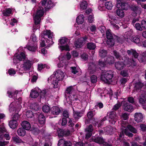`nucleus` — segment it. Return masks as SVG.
I'll use <instances>...</instances> for the list:
<instances>
[{
	"label": "nucleus",
	"mask_w": 146,
	"mask_h": 146,
	"mask_svg": "<svg viewBox=\"0 0 146 146\" xmlns=\"http://www.w3.org/2000/svg\"><path fill=\"white\" fill-rule=\"evenodd\" d=\"M16 72L13 68H11L9 70L8 73L9 75L11 76L14 75L15 74Z\"/></svg>",
	"instance_id": "53"
},
{
	"label": "nucleus",
	"mask_w": 146,
	"mask_h": 146,
	"mask_svg": "<svg viewBox=\"0 0 146 146\" xmlns=\"http://www.w3.org/2000/svg\"><path fill=\"white\" fill-rule=\"evenodd\" d=\"M27 58L25 53L23 52H20L19 53H17L14 55L13 59V63L15 64H17L20 61L26 59Z\"/></svg>",
	"instance_id": "13"
},
{
	"label": "nucleus",
	"mask_w": 146,
	"mask_h": 146,
	"mask_svg": "<svg viewBox=\"0 0 146 146\" xmlns=\"http://www.w3.org/2000/svg\"><path fill=\"white\" fill-rule=\"evenodd\" d=\"M143 85L142 83L140 82H138L135 83L134 89L137 91L140 89L143 86Z\"/></svg>",
	"instance_id": "43"
},
{
	"label": "nucleus",
	"mask_w": 146,
	"mask_h": 146,
	"mask_svg": "<svg viewBox=\"0 0 146 146\" xmlns=\"http://www.w3.org/2000/svg\"><path fill=\"white\" fill-rule=\"evenodd\" d=\"M68 41V39L65 37H61L58 40V48L61 51L66 50L69 51L70 48L68 44L62 45L66 44Z\"/></svg>",
	"instance_id": "9"
},
{
	"label": "nucleus",
	"mask_w": 146,
	"mask_h": 146,
	"mask_svg": "<svg viewBox=\"0 0 146 146\" xmlns=\"http://www.w3.org/2000/svg\"><path fill=\"white\" fill-rule=\"evenodd\" d=\"M40 91V90L38 88L32 90L30 94L31 97L34 98H36L38 96Z\"/></svg>",
	"instance_id": "23"
},
{
	"label": "nucleus",
	"mask_w": 146,
	"mask_h": 146,
	"mask_svg": "<svg viewBox=\"0 0 146 146\" xmlns=\"http://www.w3.org/2000/svg\"><path fill=\"white\" fill-rule=\"evenodd\" d=\"M46 67L47 68H49V66H47L46 65H43L42 64H40L38 65V69L39 70H40Z\"/></svg>",
	"instance_id": "57"
},
{
	"label": "nucleus",
	"mask_w": 146,
	"mask_h": 146,
	"mask_svg": "<svg viewBox=\"0 0 146 146\" xmlns=\"http://www.w3.org/2000/svg\"><path fill=\"white\" fill-rule=\"evenodd\" d=\"M92 139L94 142L100 144H106V143L104 142L102 138L99 137L95 139L94 137H93L92 138Z\"/></svg>",
	"instance_id": "32"
},
{
	"label": "nucleus",
	"mask_w": 146,
	"mask_h": 146,
	"mask_svg": "<svg viewBox=\"0 0 146 146\" xmlns=\"http://www.w3.org/2000/svg\"><path fill=\"white\" fill-rule=\"evenodd\" d=\"M41 36L42 38L40 46L41 47H44L46 45H48V44H46L44 37L46 36H47L49 38H52L53 36V33H51L50 30H46L43 32V33L41 34Z\"/></svg>",
	"instance_id": "11"
},
{
	"label": "nucleus",
	"mask_w": 146,
	"mask_h": 146,
	"mask_svg": "<svg viewBox=\"0 0 146 146\" xmlns=\"http://www.w3.org/2000/svg\"><path fill=\"white\" fill-rule=\"evenodd\" d=\"M125 66L124 64L122 62H117L115 64V67L116 68L119 70L123 69Z\"/></svg>",
	"instance_id": "27"
},
{
	"label": "nucleus",
	"mask_w": 146,
	"mask_h": 146,
	"mask_svg": "<svg viewBox=\"0 0 146 146\" xmlns=\"http://www.w3.org/2000/svg\"><path fill=\"white\" fill-rule=\"evenodd\" d=\"M130 8L133 11L132 15L134 17L137 15H140L142 11V9L141 8L134 5H131L130 7Z\"/></svg>",
	"instance_id": "14"
},
{
	"label": "nucleus",
	"mask_w": 146,
	"mask_h": 146,
	"mask_svg": "<svg viewBox=\"0 0 146 146\" xmlns=\"http://www.w3.org/2000/svg\"><path fill=\"white\" fill-rule=\"evenodd\" d=\"M74 111L73 117L76 119H78L82 115V113L81 112H78L77 111Z\"/></svg>",
	"instance_id": "41"
},
{
	"label": "nucleus",
	"mask_w": 146,
	"mask_h": 146,
	"mask_svg": "<svg viewBox=\"0 0 146 146\" xmlns=\"http://www.w3.org/2000/svg\"><path fill=\"white\" fill-rule=\"evenodd\" d=\"M122 104H123L124 110L129 112H131L133 111V108L132 105L128 103L125 101L122 102Z\"/></svg>",
	"instance_id": "19"
},
{
	"label": "nucleus",
	"mask_w": 146,
	"mask_h": 146,
	"mask_svg": "<svg viewBox=\"0 0 146 146\" xmlns=\"http://www.w3.org/2000/svg\"><path fill=\"white\" fill-rule=\"evenodd\" d=\"M98 8L101 11H104L105 9L104 5L102 4H100L98 6Z\"/></svg>",
	"instance_id": "61"
},
{
	"label": "nucleus",
	"mask_w": 146,
	"mask_h": 146,
	"mask_svg": "<svg viewBox=\"0 0 146 146\" xmlns=\"http://www.w3.org/2000/svg\"><path fill=\"white\" fill-rule=\"evenodd\" d=\"M21 125L23 128L26 130H29L31 127V125L29 122L27 121H24L21 123Z\"/></svg>",
	"instance_id": "30"
},
{
	"label": "nucleus",
	"mask_w": 146,
	"mask_h": 146,
	"mask_svg": "<svg viewBox=\"0 0 146 146\" xmlns=\"http://www.w3.org/2000/svg\"><path fill=\"white\" fill-rule=\"evenodd\" d=\"M12 140L16 143H20L23 142L22 140L18 136L13 137Z\"/></svg>",
	"instance_id": "46"
},
{
	"label": "nucleus",
	"mask_w": 146,
	"mask_h": 146,
	"mask_svg": "<svg viewBox=\"0 0 146 146\" xmlns=\"http://www.w3.org/2000/svg\"><path fill=\"white\" fill-rule=\"evenodd\" d=\"M51 114L54 116L53 117H55L56 115H58L60 112V110L59 108L57 106H53L51 108Z\"/></svg>",
	"instance_id": "25"
},
{
	"label": "nucleus",
	"mask_w": 146,
	"mask_h": 146,
	"mask_svg": "<svg viewBox=\"0 0 146 146\" xmlns=\"http://www.w3.org/2000/svg\"><path fill=\"white\" fill-rule=\"evenodd\" d=\"M31 38L32 42H29L26 47L29 50L34 52L36 50L37 48V44L36 42V38L35 35L34 34H33L31 36Z\"/></svg>",
	"instance_id": "8"
},
{
	"label": "nucleus",
	"mask_w": 146,
	"mask_h": 146,
	"mask_svg": "<svg viewBox=\"0 0 146 146\" xmlns=\"http://www.w3.org/2000/svg\"><path fill=\"white\" fill-rule=\"evenodd\" d=\"M113 130V129L110 126L106 127L104 129L105 131L107 132L108 134H111Z\"/></svg>",
	"instance_id": "47"
},
{
	"label": "nucleus",
	"mask_w": 146,
	"mask_h": 146,
	"mask_svg": "<svg viewBox=\"0 0 146 146\" xmlns=\"http://www.w3.org/2000/svg\"><path fill=\"white\" fill-rule=\"evenodd\" d=\"M54 129L56 130V131H54V132L57 133L59 136H62L64 135L63 131L58 128L57 126H55L54 127Z\"/></svg>",
	"instance_id": "38"
},
{
	"label": "nucleus",
	"mask_w": 146,
	"mask_h": 146,
	"mask_svg": "<svg viewBox=\"0 0 146 146\" xmlns=\"http://www.w3.org/2000/svg\"><path fill=\"white\" fill-rule=\"evenodd\" d=\"M23 63L20 66V68L19 69V72L21 74L27 70L30 69L32 66L33 62L28 60L27 58L23 60Z\"/></svg>",
	"instance_id": "7"
},
{
	"label": "nucleus",
	"mask_w": 146,
	"mask_h": 146,
	"mask_svg": "<svg viewBox=\"0 0 146 146\" xmlns=\"http://www.w3.org/2000/svg\"><path fill=\"white\" fill-rule=\"evenodd\" d=\"M97 76L95 75H93L91 77V80L92 83H96L97 81Z\"/></svg>",
	"instance_id": "54"
},
{
	"label": "nucleus",
	"mask_w": 146,
	"mask_h": 146,
	"mask_svg": "<svg viewBox=\"0 0 146 146\" xmlns=\"http://www.w3.org/2000/svg\"><path fill=\"white\" fill-rule=\"evenodd\" d=\"M134 26L137 30L142 31L143 30L141 25H140L138 23H136Z\"/></svg>",
	"instance_id": "52"
},
{
	"label": "nucleus",
	"mask_w": 146,
	"mask_h": 146,
	"mask_svg": "<svg viewBox=\"0 0 146 146\" xmlns=\"http://www.w3.org/2000/svg\"><path fill=\"white\" fill-rule=\"evenodd\" d=\"M88 21L89 23H91L94 21V17L93 15H90L88 17Z\"/></svg>",
	"instance_id": "58"
},
{
	"label": "nucleus",
	"mask_w": 146,
	"mask_h": 146,
	"mask_svg": "<svg viewBox=\"0 0 146 146\" xmlns=\"http://www.w3.org/2000/svg\"><path fill=\"white\" fill-rule=\"evenodd\" d=\"M96 47V46L95 44L90 43L87 44V47L89 49L94 50L95 49Z\"/></svg>",
	"instance_id": "50"
},
{
	"label": "nucleus",
	"mask_w": 146,
	"mask_h": 146,
	"mask_svg": "<svg viewBox=\"0 0 146 146\" xmlns=\"http://www.w3.org/2000/svg\"><path fill=\"white\" fill-rule=\"evenodd\" d=\"M105 5L106 8L108 9L111 10L112 9L113 5L111 2H107L105 3Z\"/></svg>",
	"instance_id": "44"
},
{
	"label": "nucleus",
	"mask_w": 146,
	"mask_h": 146,
	"mask_svg": "<svg viewBox=\"0 0 146 146\" xmlns=\"http://www.w3.org/2000/svg\"><path fill=\"white\" fill-rule=\"evenodd\" d=\"M18 134L20 136H24L26 133L25 130L22 128H19L17 130Z\"/></svg>",
	"instance_id": "39"
},
{
	"label": "nucleus",
	"mask_w": 146,
	"mask_h": 146,
	"mask_svg": "<svg viewBox=\"0 0 146 146\" xmlns=\"http://www.w3.org/2000/svg\"><path fill=\"white\" fill-rule=\"evenodd\" d=\"M74 89L72 86H70L67 88L66 90V100L68 104H71L74 100L73 98L70 97L69 96H71V94L74 91Z\"/></svg>",
	"instance_id": "12"
},
{
	"label": "nucleus",
	"mask_w": 146,
	"mask_h": 146,
	"mask_svg": "<svg viewBox=\"0 0 146 146\" xmlns=\"http://www.w3.org/2000/svg\"><path fill=\"white\" fill-rule=\"evenodd\" d=\"M1 126H3L4 127V128L5 129V131H2L1 133H0V135H1V137L3 138V140L4 138L5 137L6 139L7 140H9L10 139V137L9 135L8 134L4 133H5L6 132L5 129L3 125L0 126V127Z\"/></svg>",
	"instance_id": "35"
},
{
	"label": "nucleus",
	"mask_w": 146,
	"mask_h": 146,
	"mask_svg": "<svg viewBox=\"0 0 146 146\" xmlns=\"http://www.w3.org/2000/svg\"><path fill=\"white\" fill-rule=\"evenodd\" d=\"M65 76V73L60 70H58L49 78L52 82L53 87L58 89V81L62 80Z\"/></svg>",
	"instance_id": "1"
},
{
	"label": "nucleus",
	"mask_w": 146,
	"mask_h": 146,
	"mask_svg": "<svg viewBox=\"0 0 146 146\" xmlns=\"http://www.w3.org/2000/svg\"><path fill=\"white\" fill-rule=\"evenodd\" d=\"M71 55L69 52H67L66 55L61 54L59 56V62L58 64L59 68L66 66L68 64V60L71 58Z\"/></svg>",
	"instance_id": "5"
},
{
	"label": "nucleus",
	"mask_w": 146,
	"mask_h": 146,
	"mask_svg": "<svg viewBox=\"0 0 146 146\" xmlns=\"http://www.w3.org/2000/svg\"><path fill=\"white\" fill-rule=\"evenodd\" d=\"M121 125L122 133V134L119 135L120 137H122L123 133L129 137H131L133 136V134L130 132L134 133H135L137 132L136 129L131 125H128L127 122L126 121H123L121 123Z\"/></svg>",
	"instance_id": "2"
},
{
	"label": "nucleus",
	"mask_w": 146,
	"mask_h": 146,
	"mask_svg": "<svg viewBox=\"0 0 146 146\" xmlns=\"http://www.w3.org/2000/svg\"><path fill=\"white\" fill-rule=\"evenodd\" d=\"M121 106L120 103H119L115 104L114 106L113 109L114 110H116L119 109Z\"/></svg>",
	"instance_id": "64"
},
{
	"label": "nucleus",
	"mask_w": 146,
	"mask_h": 146,
	"mask_svg": "<svg viewBox=\"0 0 146 146\" xmlns=\"http://www.w3.org/2000/svg\"><path fill=\"white\" fill-rule=\"evenodd\" d=\"M44 12L43 8L42 7L39 6L37 9L34 14L33 19L35 25H37V29L40 28L39 24L41 22L42 17L43 16Z\"/></svg>",
	"instance_id": "3"
},
{
	"label": "nucleus",
	"mask_w": 146,
	"mask_h": 146,
	"mask_svg": "<svg viewBox=\"0 0 146 146\" xmlns=\"http://www.w3.org/2000/svg\"><path fill=\"white\" fill-rule=\"evenodd\" d=\"M107 52L106 50L103 49H100L99 52V56L102 58L105 57L106 55Z\"/></svg>",
	"instance_id": "42"
},
{
	"label": "nucleus",
	"mask_w": 146,
	"mask_h": 146,
	"mask_svg": "<svg viewBox=\"0 0 146 146\" xmlns=\"http://www.w3.org/2000/svg\"><path fill=\"white\" fill-rule=\"evenodd\" d=\"M118 23V21L116 19H113L111 22V23L112 27L115 29H119V27L116 24Z\"/></svg>",
	"instance_id": "37"
},
{
	"label": "nucleus",
	"mask_w": 146,
	"mask_h": 146,
	"mask_svg": "<svg viewBox=\"0 0 146 146\" xmlns=\"http://www.w3.org/2000/svg\"><path fill=\"white\" fill-rule=\"evenodd\" d=\"M121 74L123 77H127L128 76V72L127 70H123L121 72Z\"/></svg>",
	"instance_id": "51"
},
{
	"label": "nucleus",
	"mask_w": 146,
	"mask_h": 146,
	"mask_svg": "<svg viewBox=\"0 0 146 146\" xmlns=\"http://www.w3.org/2000/svg\"><path fill=\"white\" fill-rule=\"evenodd\" d=\"M93 130L92 126L91 125H90L86 129V139H88L92 135V132Z\"/></svg>",
	"instance_id": "26"
},
{
	"label": "nucleus",
	"mask_w": 146,
	"mask_h": 146,
	"mask_svg": "<svg viewBox=\"0 0 146 146\" xmlns=\"http://www.w3.org/2000/svg\"><path fill=\"white\" fill-rule=\"evenodd\" d=\"M47 0H42V5L43 6H45L47 8L49 9L51 7H52L55 5V4L52 2V1L50 0L48 1L47 3L46 1Z\"/></svg>",
	"instance_id": "20"
},
{
	"label": "nucleus",
	"mask_w": 146,
	"mask_h": 146,
	"mask_svg": "<svg viewBox=\"0 0 146 146\" xmlns=\"http://www.w3.org/2000/svg\"><path fill=\"white\" fill-rule=\"evenodd\" d=\"M141 25L142 28L145 29H146V21H142L141 22Z\"/></svg>",
	"instance_id": "62"
},
{
	"label": "nucleus",
	"mask_w": 146,
	"mask_h": 146,
	"mask_svg": "<svg viewBox=\"0 0 146 146\" xmlns=\"http://www.w3.org/2000/svg\"><path fill=\"white\" fill-rule=\"evenodd\" d=\"M91 31L92 32H95L96 30V28L95 25H92L90 28Z\"/></svg>",
	"instance_id": "60"
},
{
	"label": "nucleus",
	"mask_w": 146,
	"mask_h": 146,
	"mask_svg": "<svg viewBox=\"0 0 146 146\" xmlns=\"http://www.w3.org/2000/svg\"><path fill=\"white\" fill-rule=\"evenodd\" d=\"M109 117L110 119H109V121L112 124H114L116 120L117 119L118 117L116 115V113L114 112H112L110 113L109 114Z\"/></svg>",
	"instance_id": "21"
},
{
	"label": "nucleus",
	"mask_w": 146,
	"mask_h": 146,
	"mask_svg": "<svg viewBox=\"0 0 146 146\" xmlns=\"http://www.w3.org/2000/svg\"><path fill=\"white\" fill-rule=\"evenodd\" d=\"M26 115L27 117L31 118L33 116V112L31 111H28L26 112Z\"/></svg>",
	"instance_id": "55"
},
{
	"label": "nucleus",
	"mask_w": 146,
	"mask_h": 146,
	"mask_svg": "<svg viewBox=\"0 0 146 146\" xmlns=\"http://www.w3.org/2000/svg\"><path fill=\"white\" fill-rule=\"evenodd\" d=\"M112 77L113 74L111 71H105L102 72L101 79L105 82L108 83L110 82Z\"/></svg>",
	"instance_id": "10"
},
{
	"label": "nucleus",
	"mask_w": 146,
	"mask_h": 146,
	"mask_svg": "<svg viewBox=\"0 0 146 146\" xmlns=\"http://www.w3.org/2000/svg\"><path fill=\"white\" fill-rule=\"evenodd\" d=\"M106 36L108 39L107 41L108 44L112 46L114 44L113 40V36L111 33V31L108 30L106 32Z\"/></svg>",
	"instance_id": "16"
},
{
	"label": "nucleus",
	"mask_w": 146,
	"mask_h": 146,
	"mask_svg": "<svg viewBox=\"0 0 146 146\" xmlns=\"http://www.w3.org/2000/svg\"><path fill=\"white\" fill-rule=\"evenodd\" d=\"M18 93V91L15 90H13L11 91H9L8 92L9 96L10 98H13V99L15 98V97Z\"/></svg>",
	"instance_id": "29"
},
{
	"label": "nucleus",
	"mask_w": 146,
	"mask_h": 146,
	"mask_svg": "<svg viewBox=\"0 0 146 146\" xmlns=\"http://www.w3.org/2000/svg\"><path fill=\"white\" fill-rule=\"evenodd\" d=\"M135 120L137 122L141 121L143 119V115L141 113H136L134 116Z\"/></svg>",
	"instance_id": "28"
},
{
	"label": "nucleus",
	"mask_w": 146,
	"mask_h": 146,
	"mask_svg": "<svg viewBox=\"0 0 146 146\" xmlns=\"http://www.w3.org/2000/svg\"><path fill=\"white\" fill-rule=\"evenodd\" d=\"M65 141L63 139H60L58 143V146H65Z\"/></svg>",
	"instance_id": "56"
},
{
	"label": "nucleus",
	"mask_w": 146,
	"mask_h": 146,
	"mask_svg": "<svg viewBox=\"0 0 146 146\" xmlns=\"http://www.w3.org/2000/svg\"><path fill=\"white\" fill-rule=\"evenodd\" d=\"M117 7L119 9L117 10V14L118 16L121 17H123L124 15V13L123 10H127L129 7L127 4L123 3L120 0L117 1Z\"/></svg>",
	"instance_id": "4"
},
{
	"label": "nucleus",
	"mask_w": 146,
	"mask_h": 146,
	"mask_svg": "<svg viewBox=\"0 0 146 146\" xmlns=\"http://www.w3.org/2000/svg\"><path fill=\"white\" fill-rule=\"evenodd\" d=\"M87 3L85 1L83 0L80 4V8L81 10L86 9L87 7Z\"/></svg>",
	"instance_id": "36"
},
{
	"label": "nucleus",
	"mask_w": 146,
	"mask_h": 146,
	"mask_svg": "<svg viewBox=\"0 0 146 146\" xmlns=\"http://www.w3.org/2000/svg\"><path fill=\"white\" fill-rule=\"evenodd\" d=\"M71 68L72 72L74 74H75L78 73L80 70V68L77 67H71Z\"/></svg>",
	"instance_id": "49"
},
{
	"label": "nucleus",
	"mask_w": 146,
	"mask_h": 146,
	"mask_svg": "<svg viewBox=\"0 0 146 146\" xmlns=\"http://www.w3.org/2000/svg\"><path fill=\"white\" fill-rule=\"evenodd\" d=\"M38 119L39 126L41 127L43 126L45 123V118L44 115L40 113L38 115Z\"/></svg>",
	"instance_id": "22"
},
{
	"label": "nucleus",
	"mask_w": 146,
	"mask_h": 146,
	"mask_svg": "<svg viewBox=\"0 0 146 146\" xmlns=\"http://www.w3.org/2000/svg\"><path fill=\"white\" fill-rule=\"evenodd\" d=\"M125 62L126 63H127V62H127V64H126L127 65H131L132 66H135L136 65V64H135V61L133 60H131V64H130V62L129 61V60H128L127 61H125Z\"/></svg>",
	"instance_id": "59"
},
{
	"label": "nucleus",
	"mask_w": 146,
	"mask_h": 146,
	"mask_svg": "<svg viewBox=\"0 0 146 146\" xmlns=\"http://www.w3.org/2000/svg\"><path fill=\"white\" fill-rule=\"evenodd\" d=\"M87 38L86 36L84 38H80L77 39L75 43V46L76 48H80L85 44Z\"/></svg>",
	"instance_id": "17"
},
{
	"label": "nucleus",
	"mask_w": 146,
	"mask_h": 146,
	"mask_svg": "<svg viewBox=\"0 0 146 146\" xmlns=\"http://www.w3.org/2000/svg\"><path fill=\"white\" fill-rule=\"evenodd\" d=\"M130 39L131 41H133L136 43L139 46H141L142 45V41L140 40L139 37L138 36H134L130 37Z\"/></svg>",
	"instance_id": "24"
},
{
	"label": "nucleus",
	"mask_w": 146,
	"mask_h": 146,
	"mask_svg": "<svg viewBox=\"0 0 146 146\" xmlns=\"http://www.w3.org/2000/svg\"><path fill=\"white\" fill-rule=\"evenodd\" d=\"M146 100V94L145 95H142L139 99V102L142 104H144Z\"/></svg>",
	"instance_id": "45"
},
{
	"label": "nucleus",
	"mask_w": 146,
	"mask_h": 146,
	"mask_svg": "<svg viewBox=\"0 0 146 146\" xmlns=\"http://www.w3.org/2000/svg\"><path fill=\"white\" fill-rule=\"evenodd\" d=\"M114 61V58L112 56H110L107 58V60L105 62L104 61L103 59H102V60L100 61L99 64L101 66H104L106 65L108 63L110 64L113 63Z\"/></svg>",
	"instance_id": "15"
},
{
	"label": "nucleus",
	"mask_w": 146,
	"mask_h": 146,
	"mask_svg": "<svg viewBox=\"0 0 146 146\" xmlns=\"http://www.w3.org/2000/svg\"><path fill=\"white\" fill-rule=\"evenodd\" d=\"M84 20V16L82 15H80L76 19V22L78 24H82Z\"/></svg>",
	"instance_id": "33"
},
{
	"label": "nucleus",
	"mask_w": 146,
	"mask_h": 146,
	"mask_svg": "<svg viewBox=\"0 0 146 146\" xmlns=\"http://www.w3.org/2000/svg\"><path fill=\"white\" fill-rule=\"evenodd\" d=\"M43 111L45 113H48L50 110V107L47 105H45L43 106L42 108Z\"/></svg>",
	"instance_id": "48"
},
{
	"label": "nucleus",
	"mask_w": 146,
	"mask_h": 146,
	"mask_svg": "<svg viewBox=\"0 0 146 146\" xmlns=\"http://www.w3.org/2000/svg\"><path fill=\"white\" fill-rule=\"evenodd\" d=\"M13 9L10 8H6L4 10L3 12V14L5 16H9L10 14H13Z\"/></svg>",
	"instance_id": "31"
},
{
	"label": "nucleus",
	"mask_w": 146,
	"mask_h": 146,
	"mask_svg": "<svg viewBox=\"0 0 146 146\" xmlns=\"http://www.w3.org/2000/svg\"><path fill=\"white\" fill-rule=\"evenodd\" d=\"M9 125L11 128L14 129L17 127L18 123L17 121L12 120L9 121Z\"/></svg>",
	"instance_id": "34"
},
{
	"label": "nucleus",
	"mask_w": 146,
	"mask_h": 146,
	"mask_svg": "<svg viewBox=\"0 0 146 146\" xmlns=\"http://www.w3.org/2000/svg\"><path fill=\"white\" fill-rule=\"evenodd\" d=\"M96 66L95 65L92 63H90L89 64L88 71L86 72V75L88 76V75L94 73L96 71Z\"/></svg>",
	"instance_id": "18"
},
{
	"label": "nucleus",
	"mask_w": 146,
	"mask_h": 146,
	"mask_svg": "<svg viewBox=\"0 0 146 146\" xmlns=\"http://www.w3.org/2000/svg\"><path fill=\"white\" fill-rule=\"evenodd\" d=\"M127 52L129 55L132 54L133 56L135 58H137L138 56V54L136 51L132 49L127 50Z\"/></svg>",
	"instance_id": "40"
},
{
	"label": "nucleus",
	"mask_w": 146,
	"mask_h": 146,
	"mask_svg": "<svg viewBox=\"0 0 146 146\" xmlns=\"http://www.w3.org/2000/svg\"><path fill=\"white\" fill-rule=\"evenodd\" d=\"M63 116L66 118H68L69 117V113L67 111H64L63 114Z\"/></svg>",
	"instance_id": "63"
},
{
	"label": "nucleus",
	"mask_w": 146,
	"mask_h": 146,
	"mask_svg": "<svg viewBox=\"0 0 146 146\" xmlns=\"http://www.w3.org/2000/svg\"><path fill=\"white\" fill-rule=\"evenodd\" d=\"M22 99L19 98L17 101L12 102L9 106V111L11 113L15 112L17 113L21 108L20 104L21 103Z\"/></svg>",
	"instance_id": "6"
}]
</instances>
